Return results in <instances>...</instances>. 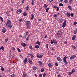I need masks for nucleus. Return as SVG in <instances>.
Listing matches in <instances>:
<instances>
[{
	"instance_id": "8fccbe9b",
	"label": "nucleus",
	"mask_w": 77,
	"mask_h": 77,
	"mask_svg": "<svg viewBox=\"0 0 77 77\" xmlns=\"http://www.w3.org/2000/svg\"><path fill=\"white\" fill-rule=\"evenodd\" d=\"M46 48H48V44H47L46 45Z\"/></svg>"
},
{
	"instance_id": "cd10ccee",
	"label": "nucleus",
	"mask_w": 77,
	"mask_h": 77,
	"mask_svg": "<svg viewBox=\"0 0 77 77\" xmlns=\"http://www.w3.org/2000/svg\"><path fill=\"white\" fill-rule=\"evenodd\" d=\"M27 12H24L23 13V15L24 16H27Z\"/></svg>"
},
{
	"instance_id": "c85d7f7f",
	"label": "nucleus",
	"mask_w": 77,
	"mask_h": 77,
	"mask_svg": "<svg viewBox=\"0 0 77 77\" xmlns=\"http://www.w3.org/2000/svg\"><path fill=\"white\" fill-rule=\"evenodd\" d=\"M64 2L66 4V3H68V0H64Z\"/></svg>"
},
{
	"instance_id": "0e129e2a",
	"label": "nucleus",
	"mask_w": 77,
	"mask_h": 77,
	"mask_svg": "<svg viewBox=\"0 0 77 77\" xmlns=\"http://www.w3.org/2000/svg\"><path fill=\"white\" fill-rule=\"evenodd\" d=\"M11 70V69L10 68L7 71V72H10Z\"/></svg>"
},
{
	"instance_id": "052dcab7",
	"label": "nucleus",
	"mask_w": 77,
	"mask_h": 77,
	"mask_svg": "<svg viewBox=\"0 0 77 77\" xmlns=\"http://www.w3.org/2000/svg\"><path fill=\"white\" fill-rule=\"evenodd\" d=\"M24 1H25V0H22L21 1L22 3H24Z\"/></svg>"
},
{
	"instance_id": "6ab92c4d",
	"label": "nucleus",
	"mask_w": 77,
	"mask_h": 77,
	"mask_svg": "<svg viewBox=\"0 0 77 77\" xmlns=\"http://www.w3.org/2000/svg\"><path fill=\"white\" fill-rule=\"evenodd\" d=\"M8 27H9L10 28H12V27L13 25L11 24V23H10V24H8Z\"/></svg>"
},
{
	"instance_id": "6e6d98bb",
	"label": "nucleus",
	"mask_w": 77,
	"mask_h": 77,
	"mask_svg": "<svg viewBox=\"0 0 77 77\" xmlns=\"http://www.w3.org/2000/svg\"><path fill=\"white\" fill-rule=\"evenodd\" d=\"M33 55H34L33 54L31 56V59H33V58L34 57V56H33Z\"/></svg>"
},
{
	"instance_id": "0eeeda50",
	"label": "nucleus",
	"mask_w": 77,
	"mask_h": 77,
	"mask_svg": "<svg viewBox=\"0 0 77 77\" xmlns=\"http://www.w3.org/2000/svg\"><path fill=\"white\" fill-rule=\"evenodd\" d=\"M11 20L9 19L8 20L6 24V26H8V24H11Z\"/></svg>"
},
{
	"instance_id": "4468645a",
	"label": "nucleus",
	"mask_w": 77,
	"mask_h": 77,
	"mask_svg": "<svg viewBox=\"0 0 77 77\" xmlns=\"http://www.w3.org/2000/svg\"><path fill=\"white\" fill-rule=\"evenodd\" d=\"M43 57V55H41L39 56V55H38L36 56L38 58H41Z\"/></svg>"
},
{
	"instance_id": "20e7f679",
	"label": "nucleus",
	"mask_w": 77,
	"mask_h": 77,
	"mask_svg": "<svg viewBox=\"0 0 77 77\" xmlns=\"http://www.w3.org/2000/svg\"><path fill=\"white\" fill-rule=\"evenodd\" d=\"M21 45L22 46V47H26V45H27V44H26L22 42L21 44Z\"/></svg>"
},
{
	"instance_id": "5701e85b",
	"label": "nucleus",
	"mask_w": 77,
	"mask_h": 77,
	"mask_svg": "<svg viewBox=\"0 0 77 77\" xmlns=\"http://www.w3.org/2000/svg\"><path fill=\"white\" fill-rule=\"evenodd\" d=\"M68 8L70 11H72V7H71L70 5H69L68 6Z\"/></svg>"
},
{
	"instance_id": "a211bd4d",
	"label": "nucleus",
	"mask_w": 77,
	"mask_h": 77,
	"mask_svg": "<svg viewBox=\"0 0 77 77\" xmlns=\"http://www.w3.org/2000/svg\"><path fill=\"white\" fill-rule=\"evenodd\" d=\"M23 75L24 77H27V73H26V72L24 71L23 72Z\"/></svg>"
},
{
	"instance_id": "b1692460",
	"label": "nucleus",
	"mask_w": 77,
	"mask_h": 77,
	"mask_svg": "<svg viewBox=\"0 0 77 77\" xmlns=\"http://www.w3.org/2000/svg\"><path fill=\"white\" fill-rule=\"evenodd\" d=\"M72 2H73L72 0H69V5H71L72 3Z\"/></svg>"
},
{
	"instance_id": "423d86ee",
	"label": "nucleus",
	"mask_w": 77,
	"mask_h": 77,
	"mask_svg": "<svg viewBox=\"0 0 77 77\" xmlns=\"http://www.w3.org/2000/svg\"><path fill=\"white\" fill-rule=\"evenodd\" d=\"M6 28L5 27H4L2 29V32L3 33H6Z\"/></svg>"
},
{
	"instance_id": "774afa93",
	"label": "nucleus",
	"mask_w": 77,
	"mask_h": 77,
	"mask_svg": "<svg viewBox=\"0 0 77 77\" xmlns=\"http://www.w3.org/2000/svg\"><path fill=\"white\" fill-rule=\"evenodd\" d=\"M61 75L59 74V75H58V77H62V76H61Z\"/></svg>"
},
{
	"instance_id": "603ef678",
	"label": "nucleus",
	"mask_w": 77,
	"mask_h": 77,
	"mask_svg": "<svg viewBox=\"0 0 77 77\" xmlns=\"http://www.w3.org/2000/svg\"><path fill=\"white\" fill-rule=\"evenodd\" d=\"M45 75H46V73H45L44 72V74L43 75V77H45Z\"/></svg>"
},
{
	"instance_id": "aec40b11",
	"label": "nucleus",
	"mask_w": 77,
	"mask_h": 77,
	"mask_svg": "<svg viewBox=\"0 0 77 77\" xmlns=\"http://www.w3.org/2000/svg\"><path fill=\"white\" fill-rule=\"evenodd\" d=\"M66 15L68 17H69L71 16V14H70V13L68 12H67L66 13Z\"/></svg>"
},
{
	"instance_id": "e433bc0d",
	"label": "nucleus",
	"mask_w": 77,
	"mask_h": 77,
	"mask_svg": "<svg viewBox=\"0 0 77 77\" xmlns=\"http://www.w3.org/2000/svg\"><path fill=\"white\" fill-rule=\"evenodd\" d=\"M73 72H69V73L68 74V75H71Z\"/></svg>"
},
{
	"instance_id": "4c0bfd02",
	"label": "nucleus",
	"mask_w": 77,
	"mask_h": 77,
	"mask_svg": "<svg viewBox=\"0 0 77 77\" xmlns=\"http://www.w3.org/2000/svg\"><path fill=\"white\" fill-rule=\"evenodd\" d=\"M29 48L31 50H33V47L32 46H31V45L29 46Z\"/></svg>"
},
{
	"instance_id": "2f4dec72",
	"label": "nucleus",
	"mask_w": 77,
	"mask_h": 77,
	"mask_svg": "<svg viewBox=\"0 0 77 77\" xmlns=\"http://www.w3.org/2000/svg\"><path fill=\"white\" fill-rule=\"evenodd\" d=\"M31 20H33L34 18V15L33 14H31Z\"/></svg>"
},
{
	"instance_id": "bf43d9fd",
	"label": "nucleus",
	"mask_w": 77,
	"mask_h": 77,
	"mask_svg": "<svg viewBox=\"0 0 77 77\" xmlns=\"http://www.w3.org/2000/svg\"><path fill=\"white\" fill-rule=\"evenodd\" d=\"M29 37H27L26 38V40L27 41L28 40H29Z\"/></svg>"
},
{
	"instance_id": "2eb2a0df",
	"label": "nucleus",
	"mask_w": 77,
	"mask_h": 77,
	"mask_svg": "<svg viewBox=\"0 0 77 77\" xmlns=\"http://www.w3.org/2000/svg\"><path fill=\"white\" fill-rule=\"evenodd\" d=\"M28 60V59H27V58H26L24 60V64H26V63H27V62Z\"/></svg>"
},
{
	"instance_id": "69168bd1",
	"label": "nucleus",
	"mask_w": 77,
	"mask_h": 77,
	"mask_svg": "<svg viewBox=\"0 0 77 77\" xmlns=\"http://www.w3.org/2000/svg\"><path fill=\"white\" fill-rule=\"evenodd\" d=\"M51 44H53V40H51Z\"/></svg>"
},
{
	"instance_id": "f03ea898",
	"label": "nucleus",
	"mask_w": 77,
	"mask_h": 77,
	"mask_svg": "<svg viewBox=\"0 0 77 77\" xmlns=\"http://www.w3.org/2000/svg\"><path fill=\"white\" fill-rule=\"evenodd\" d=\"M66 58H67V57L66 56H65L63 59L64 63H65V65H67V63H68V61H67L66 60Z\"/></svg>"
},
{
	"instance_id": "f8f14e48",
	"label": "nucleus",
	"mask_w": 77,
	"mask_h": 77,
	"mask_svg": "<svg viewBox=\"0 0 77 77\" xmlns=\"http://www.w3.org/2000/svg\"><path fill=\"white\" fill-rule=\"evenodd\" d=\"M66 26V20H65V21L63 22V23L62 25V27L63 28H64L65 26Z\"/></svg>"
},
{
	"instance_id": "ddd939ff",
	"label": "nucleus",
	"mask_w": 77,
	"mask_h": 77,
	"mask_svg": "<svg viewBox=\"0 0 77 77\" xmlns=\"http://www.w3.org/2000/svg\"><path fill=\"white\" fill-rule=\"evenodd\" d=\"M76 36H77V35H73V36L72 37V41H74V40H75V38H76Z\"/></svg>"
},
{
	"instance_id": "4be33fe9",
	"label": "nucleus",
	"mask_w": 77,
	"mask_h": 77,
	"mask_svg": "<svg viewBox=\"0 0 77 77\" xmlns=\"http://www.w3.org/2000/svg\"><path fill=\"white\" fill-rule=\"evenodd\" d=\"M34 4H35V1H34V0H32V1L31 2V5L32 6H33Z\"/></svg>"
},
{
	"instance_id": "4d7b16f0",
	"label": "nucleus",
	"mask_w": 77,
	"mask_h": 77,
	"mask_svg": "<svg viewBox=\"0 0 77 77\" xmlns=\"http://www.w3.org/2000/svg\"><path fill=\"white\" fill-rule=\"evenodd\" d=\"M55 66H58V64L57 63H55Z\"/></svg>"
},
{
	"instance_id": "a878e982",
	"label": "nucleus",
	"mask_w": 77,
	"mask_h": 77,
	"mask_svg": "<svg viewBox=\"0 0 77 77\" xmlns=\"http://www.w3.org/2000/svg\"><path fill=\"white\" fill-rule=\"evenodd\" d=\"M2 50L3 51H5V49H4V47L3 46H2L0 48V50Z\"/></svg>"
},
{
	"instance_id": "338daca9",
	"label": "nucleus",
	"mask_w": 77,
	"mask_h": 77,
	"mask_svg": "<svg viewBox=\"0 0 77 77\" xmlns=\"http://www.w3.org/2000/svg\"><path fill=\"white\" fill-rule=\"evenodd\" d=\"M21 37H22V35H19V38H21Z\"/></svg>"
},
{
	"instance_id": "6e6552de",
	"label": "nucleus",
	"mask_w": 77,
	"mask_h": 77,
	"mask_svg": "<svg viewBox=\"0 0 77 77\" xmlns=\"http://www.w3.org/2000/svg\"><path fill=\"white\" fill-rule=\"evenodd\" d=\"M63 34L62 33V32H61V31H59L57 33V35H59L60 36H62V34Z\"/></svg>"
},
{
	"instance_id": "f3484780",
	"label": "nucleus",
	"mask_w": 77,
	"mask_h": 77,
	"mask_svg": "<svg viewBox=\"0 0 77 77\" xmlns=\"http://www.w3.org/2000/svg\"><path fill=\"white\" fill-rule=\"evenodd\" d=\"M53 44H57V41L54 40V39H53Z\"/></svg>"
},
{
	"instance_id": "ea45409f",
	"label": "nucleus",
	"mask_w": 77,
	"mask_h": 77,
	"mask_svg": "<svg viewBox=\"0 0 77 77\" xmlns=\"http://www.w3.org/2000/svg\"><path fill=\"white\" fill-rule=\"evenodd\" d=\"M11 49H12V50H13V51H15V50H16L15 48L14 47H12Z\"/></svg>"
},
{
	"instance_id": "de8ad7c7",
	"label": "nucleus",
	"mask_w": 77,
	"mask_h": 77,
	"mask_svg": "<svg viewBox=\"0 0 77 77\" xmlns=\"http://www.w3.org/2000/svg\"><path fill=\"white\" fill-rule=\"evenodd\" d=\"M25 9L26 10H28V9H29V7L27 6L25 8Z\"/></svg>"
},
{
	"instance_id": "a18cd8bd",
	"label": "nucleus",
	"mask_w": 77,
	"mask_h": 77,
	"mask_svg": "<svg viewBox=\"0 0 77 77\" xmlns=\"http://www.w3.org/2000/svg\"><path fill=\"white\" fill-rule=\"evenodd\" d=\"M19 21H20V22L21 21H24V19H20L19 20Z\"/></svg>"
},
{
	"instance_id": "9d476101",
	"label": "nucleus",
	"mask_w": 77,
	"mask_h": 77,
	"mask_svg": "<svg viewBox=\"0 0 77 77\" xmlns=\"http://www.w3.org/2000/svg\"><path fill=\"white\" fill-rule=\"evenodd\" d=\"M28 62L30 64H32L33 63V62L32 61V60L31 59H28Z\"/></svg>"
},
{
	"instance_id": "412c9836",
	"label": "nucleus",
	"mask_w": 77,
	"mask_h": 77,
	"mask_svg": "<svg viewBox=\"0 0 77 77\" xmlns=\"http://www.w3.org/2000/svg\"><path fill=\"white\" fill-rule=\"evenodd\" d=\"M35 44H38V45H41V42L38 41L36 42H35Z\"/></svg>"
},
{
	"instance_id": "7ed1b4c3",
	"label": "nucleus",
	"mask_w": 77,
	"mask_h": 77,
	"mask_svg": "<svg viewBox=\"0 0 77 77\" xmlns=\"http://www.w3.org/2000/svg\"><path fill=\"white\" fill-rule=\"evenodd\" d=\"M21 12H22V10H21V9H20L17 11L16 13L17 14H20Z\"/></svg>"
},
{
	"instance_id": "dca6fc26",
	"label": "nucleus",
	"mask_w": 77,
	"mask_h": 77,
	"mask_svg": "<svg viewBox=\"0 0 77 77\" xmlns=\"http://www.w3.org/2000/svg\"><path fill=\"white\" fill-rule=\"evenodd\" d=\"M38 65H40V66H42L43 65V63H42V62L41 61H39L38 62Z\"/></svg>"
},
{
	"instance_id": "c9c22d12",
	"label": "nucleus",
	"mask_w": 77,
	"mask_h": 77,
	"mask_svg": "<svg viewBox=\"0 0 77 77\" xmlns=\"http://www.w3.org/2000/svg\"><path fill=\"white\" fill-rule=\"evenodd\" d=\"M49 9H50V8H47L46 9V12H48V10H49Z\"/></svg>"
},
{
	"instance_id": "13d9d810",
	"label": "nucleus",
	"mask_w": 77,
	"mask_h": 77,
	"mask_svg": "<svg viewBox=\"0 0 77 77\" xmlns=\"http://www.w3.org/2000/svg\"><path fill=\"white\" fill-rule=\"evenodd\" d=\"M71 17H74V14H72V13H71Z\"/></svg>"
},
{
	"instance_id": "f704fd0d",
	"label": "nucleus",
	"mask_w": 77,
	"mask_h": 77,
	"mask_svg": "<svg viewBox=\"0 0 77 77\" xmlns=\"http://www.w3.org/2000/svg\"><path fill=\"white\" fill-rule=\"evenodd\" d=\"M17 50H18V52H19V53H20V52H21V50H20L19 48H17Z\"/></svg>"
},
{
	"instance_id": "c756f323",
	"label": "nucleus",
	"mask_w": 77,
	"mask_h": 77,
	"mask_svg": "<svg viewBox=\"0 0 77 77\" xmlns=\"http://www.w3.org/2000/svg\"><path fill=\"white\" fill-rule=\"evenodd\" d=\"M48 66L50 68H51L52 67V66L51 65V63H49L48 64Z\"/></svg>"
},
{
	"instance_id": "37998d69",
	"label": "nucleus",
	"mask_w": 77,
	"mask_h": 77,
	"mask_svg": "<svg viewBox=\"0 0 77 77\" xmlns=\"http://www.w3.org/2000/svg\"><path fill=\"white\" fill-rule=\"evenodd\" d=\"M11 77H15V75L14 74H13L11 75Z\"/></svg>"
},
{
	"instance_id": "1a4fd4ad",
	"label": "nucleus",
	"mask_w": 77,
	"mask_h": 77,
	"mask_svg": "<svg viewBox=\"0 0 77 77\" xmlns=\"http://www.w3.org/2000/svg\"><path fill=\"white\" fill-rule=\"evenodd\" d=\"M57 60L58 61V62H62V58H61L59 57H57Z\"/></svg>"
},
{
	"instance_id": "680f3d73",
	"label": "nucleus",
	"mask_w": 77,
	"mask_h": 77,
	"mask_svg": "<svg viewBox=\"0 0 77 77\" xmlns=\"http://www.w3.org/2000/svg\"><path fill=\"white\" fill-rule=\"evenodd\" d=\"M39 77H42V74H39Z\"/></svg>"
},
{
	"instance_id": "09e8293b",
	"label": "nucleus",
	"mask_w": 77,
	"mask_h": 77,
	"mask_svg": "<svg viewBox=\"0 0 77 77\" xmlns=\"http://www.w3.org/2000/svg\"><path fill=\"white\" fill-rule=\"evenodd\" d=\"M9 40V38H7L5 40V42H6Z\"/></svg>"
},
{
	"instance_id": "9b49d317",
	"label": "nucleus",
	"mask_w": 77,
	"mask_h": 77,
	"mask_svg": "<svg viewBox=\"0 0 77 77\" xmlns=\"http://www.w3.org/2000/svg\"><path fill=\"white\" fill-rule=\"evenodd\" d=\"M29 34V32H26L25 33H24L23 38H25V37H26V36L27 35Z\"/></svg>"
},
{
	"instance_id": "864d4df0",
	"label": "nucleus",
	"mask_w": 77,
	"mask_h": 77,
	"mask_svg": "<svg viewBox=\"0 0 77 77\" xmlns=\"http://www.w3.org/2000/svg\"><path fill=\"white\" fill-rule=\"evenodd\" d=\"M1 70L3 72L4 71V68L3 67H2L1 68Z\"/></svg>"
},
{
	"instance_id": "49530a36",
	"label": "nucleus",
	"mask_w": 77,
	"mask_h": 77,
	"mask_svg": "<svg viewBox=\"0 0 77 77\" xmlns=\"http://www.w3.org/2000/svg\"><path fill=\"white\" fill-rule=\"evenodd\" d=\"M71 47H72V48H74V49H75V48H76L75 47L74 45H72Z\"/></svg>"
},
{
	"instance_id": "393cba45",
	"label": "nucleus",
	"mask_w": 77,
	"mask_h": 77,
	"mask_svg": "<svg viewBox=\"0 0 77 77\" xmlns=\"http://www.w3.org/2000/svg\"><path fill=\"white\" fill-rule=\"evenodd\" d=\"M35 48H37V49H38L39 48V46L38 45H36L35 46Z\"/></svg>"
},
{
	"instance_id": "3c124183",
	"label": "nucleus",
	"mask_w": 77,
	"mask_h": 77,
	"mask_svg": "<svg viewBox=\"0 0 77 77\" xmlns=\"http://www.w3.org/2000/svg\"><path fill=\"white\" fill-rule=\"evenodd\" d=\"M32 55V54L31 53H29L28 54V55H29V56H31V55Z\"/></svg>"
},
{
	"instance_id": "c03bdc74",
	"label": "nucleus",
	"mask_w": 77,
	"mask_h": 77,
	"mask_svg": "<svg viewBox=\"0 0 77 77\" xmlns=\"http://www.w3.org/2000/svg\"><path fill=\"white\" fill-rule=\"evenodd\" d=\"M44 68H42L41 70V72H42L44 71Z\"/></svg>"
},
{
	"instance_id": "7c9ffc66",
	"label": "nucleus",
	"mask_w": 77,
	"mask_h": 77,
	"mask_svg": "<svg viewBox=\"0 0 77 77\" xmlns=\"http://www.w3.org/2000/svg\"><path fill=\"white\" fill-rule=\"evenodd\" d=\"M37 69V68H36V67L35 66H33V70L34 71H36V69Z\"/></svg>"
},
{
	"instance_id": "79ce46f5",
	"label": "nucleus",
	"mask_w": 77,
	"mask_h": 77,
	"mask_svg": "<svg viewBox=\"0 0 77 77\" xmlns=\"http://www.w3.org/2000/svg\"><path fill=\"white\" fill-rule=\"evenodd\" d=\"M0 20H1L2 22H3V18L2 17H0Z\"/></svg>"
},
{
	"instance_id": "58836bf2",
	"label": "nucleus",
	"mask_w": 77,
	"mask_h": 77,
	"mask_svg": "<svg viewBox=\"0 0 77 77\" xmlns=\"http://www.w3.org/2000/svg\"><path fill=\"white\" fill-rule=\"evenodd\" d=\"M57 14H55L54 15V18H57Z\"/></svg>"
},
{
	"instance_id": "39448f33",
	"label": "nucleus",
	"mask_w": 77,
	"mask_h": 77,
	"mask_svg": "<svg viewBox=\"0 0 77 77\" xmlns=\"http://www.w3.org/2000/svg\"><path fill=\"white\" fill-rule=\"evenodd\" d=\"M76 57V55H74L70 57V60H72L74 59V58H75Z\"/></svg>"
},
{
	"instance_id": "f257e3e1",
	"label": "nucleus",
	"mask_w": 77,
	"mask_h": 77,
	"mask_svg": "<svg viewBox=\"0 0 77 77\" xmlns=\"http://www.w3.org/2000/svg\"><path fill=\"white\" fill-rule=\"evenodd\" d=\"M25 23L26 24V29H31V26L30 24H31L30 21H25Z\"/></svg>"
},
{
	"instance_id": "a19ab883",
	"label": "nucleus",
	"mask_w": 77,
	"mask_h": 77,
	"mask_svg": "<svg viewBox=\"0 0 77 77\" xmlns=\"http://www.w3.org/2000/svg\"><path fill=\"white\" fill-rule=\"evenodd\" d=\"M59 6H63V4L60 3L59 4Z\"/></svg>"
},
{
	"instance_id": "bb28decb",
	"label": "nucleus",
	"mask_w": 77,
	"mask_h": 77,
	"mask_svg": "<svg viewBox=\"0 0 77 77\" xmlns=\"http://www.w3.org/2000/svg\"><path fill=\"white\" fill-rule=\"evenodd\" d=\"M63 18H61L59 20V22L60 23V22H63Z\"/></svg>"
},
{
	"instance_id": "e2e57ef3",
	"label": "nucleus",
	"mask_w": 77,
	"mask_h": 77,
	"mask_svg": "<svg viewBox=\"0 0 77 77\" xmlns=\"http://www.w3.org/2000/svg\"><path fill=\"white\" fill-rule=\"evenodd\" d=\"M57 11H59V7H57Z\"/></svg>"
},
{
	"instance_id": "5fc2aeb1",
	"label": "nucleus",
	"mask_w": 77,
	"mask_h": 77,
	"mask_svg": "<svg viewBox=\"0 0 77 77\" xmlns=\"http://www.w3.org/2000/svg\"><path fill=\"white\" fill-rule=\"evenodd\" d=\"M72 72H75V69H73V70H72Z\"/></svg>"
},
{
	"instance_id": "72a5a7b5",
	"label": "nucleus",
	"mask_w": 77,
	"mask_h": 77,
	"mask_svg": "<svg viewBox=\"0 0 77 77\" xmlns=\"http://www.w3.org/2000/svg\"><path fill=\"white\" fill-rule=\"evenodd\" d=\"M77 33V29H76V30H75L74 31L73 33H74V34H76V33Z\"/></svg>"
},
{
	"instance_id": "473e14b6",
	"label": "nucleus",
	"mask_w": 77,
	"mask_h": 77,
	"mask_svg": "<svg viewBox=\"0 0 77 77\" xmlns=\"http://www.w3.org/2000/svg\"><path fill=\"white\" fill-rule=\"evenodd\" d=\"M43 7H44L45 9H47V6L46 4H44Z\"/></svg>"
}]
</instances>
